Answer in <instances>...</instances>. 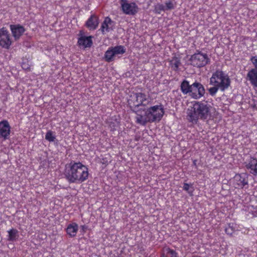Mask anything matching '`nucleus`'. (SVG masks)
<instances>
[{
	"label": "nucleus",
	"mask_w": 257,
	"mask_h": 257,
	"mask_svg": "<svg viewBox=\"0 0 257 257\" xmlns=\"http://www.w3.org/2000/svg\"><path fill=\"white\" fill-rule=\"evenodd\" d=\"M165 113L163 104H159L148 107L143 110L136 112V122L142 125H145L148 122H159Z\"/></svg>",
	"instance_id": "nucleus-1"
},
{
	"label": "nucleus",
	"mask_w": 257,
	"mask_h": 257,
	"mask_svg": "<svg viewBox=\"0 0 257 257\" xmlns=\"http://www.w3.org/2000/svg\"><path fill=\"white\" fill-rule=\"evenodd\" d=\"M64 175L69 183H82L88 178V169L81 163L71 162L65 166Z\"/></svg>",
	"instance_id": "nucleus-2"
},
{
	"label": "nucleus",
	"mask_w": 257,
	"mask_h": 257,
	"mask_svg": "<svg viewBox=\"0 0 257 257\" xmlns=\"http://www.w3.org/2000/svg\"><path fill=\"white\" fill-rule=\"evenodd\" d=\"M211 106L206 102L194 101L187 110V118L193 124H196L199 119L207 120L211 116Z\"/></svg>",
	"instance_id": "nucleus-3"
},
{
	"label": "nucleus",
	"mask_w": 257,
	"mask_h": 257,
	"mask_svg": "<svg viewBox=\"0 0 257 257\" xmlns=\"http://www.w3.org/2000/svg\"><path fill=\"white\" fill-rule=\"evenodd\" d=\"M209 83L212 86H216L221 91L227 89L230 84L228 75L221 70H216L212 73L210 78Z\"/></svg>",
	"instance_id": "nucleus-4"
},
{
	"label": "nucleus",
	"mask_w": 257,
	"mask_h": 257,
	"mask_svg": "<svg viewBox=\"0 0 257 257\" xmlns=\"http://www.w3.org/2000/svg\"><path fill=\"white\" fill-rule=\"evenodd\" d=\"M190 61L191 65L197 67L205 66L209 61V58L205 53L198 52L192 55Z\"/></svg>",
	"instance_id": "nucleus-5"
},
{
	"label": "nucleus",
	"mask_w": 257,
	"mask_h": 257,
	"mask_svg": "<svg viewBox=\"0 0 257 257\" xmlns=\"http://www.w3.org/2000/svg\"><path fill=\"white\" fill-rule=\"evenodd\" d=\"M121 10L126 15H134L137 14L139 8L136 3L129 2L127 0H120Z\"/></svg>",
	"instance_id": "nucleus-6"
},
{
	"label": "nucleus",
	"mask_w": 257,
	"mask_h": 257,
	"mask_svg": "<svg viewBox=\"0 0 257 257\" xmlns=\"http://www.w3.org/2000/svg\"><path fill=\"white\" fill-rule=\"evenodd\" d=\"M205 94L204 86L199 82H194L192 84L190 96L194 99H199Z\"/></svg>",
	"instance_id": "nucleus-7"
},
{
	"label": "nucleus",
	"mask_w": 257,
	"mask_h": 257,
	"mask_svg": "<svg viewBox=\"0 0 257 257\" xmlns=\"http://www.w3.org/2000/svg\"><path fill=\"white\" fill-rule=\"evenodd\" d=\"M12 44V41L8 31L6 28L0 29V46L4 48L9 49Z\"/></svg>",
	"instance_id": "nucleus-8"
},
{
	"label": "nucleus",
	"mask_w": 257,
	"mask_h": 257,
	"mask_svg": "<svg viewBox=\"0 0 257 257\" xmlns=\"http://www.w3.org/2000/svg\"><path fill=\"white\" fill-rule=\"evenodd\" d=\"M232 181L235 188H243L247 184V175L246 173L236 174Z\"/></svg>",
	"instance_id": "nucleus-9"
},
{
	"label": "nucleus",
	"mask_w": 257,
	"mask_h": 257,
	"mask_svg": "<svg viewBox=\"0 0 257 257\" xmlns=\"http://www.w3.org/2000/svg\"><path fill=\"white\" fill-rule=\"evenodd\" d=\"M131 97L132 99L135 100L133 104L135 106L145 105H146V103H145L146 101L147 103L149 102L147 95L142 92L134 93L133 95L131 96Z\"/></svg>",
	"instance_id": "nucleus-10"
},
{
	"label": "nucleus",
	"mask_w": 257,
	"mask_h": 257,
	"mask_svg": "<svg viewBox=\"0 0 257 257\" xmlns=\"http://www.w3.org/2000/svg\"><path fill=\"white\" fill-rule=\"evenodd\" d=\"M11 132V126L6 120L0 122V138L7 140L9 138Z\"/></svg>",
	"instance_id": "nucleus-11"
},
{
	"label": "nucleus",
	"mask_w": 257,
	"mask_h": 257,
	"mask_svg": "<svg viewBox=\"0 0 257 257\" xmlns=\"http://www.w3.org/2000/svg\"><path fill=\"white\" fill-rule=\"evenodd\" d=\"M246 168L249 170L251 174L254 175H257V160L252 158H250L247 160L245 163Z\"/></svg>",
	"instance_id": "nucleus-12"
},
{
	"label": "nucleus",
	"mask_w": 257,
	"mask_h": 257,
	"mask_svg": "<svg viewBox=\"0 0 257 257\" xmlns=\"http://www.w3.org/2000/svg\"><path fill=\"white\" fill-rule=\"evenodd\" d=\"M10 29L15 40H18L25 32V29L19 25H11Z\"/></svg>",
	"instance_id": "nucleus-13"
},
{
	"label": "nucleus",
	"mask_w": 257,
	"mask_h": 257,
	"mask_svg": "<svg viewBox=\"0 0 257 257\" xmlns=\"http://www.w3.org/2000/svg\"><path fill=\"white\" fill-rule=\"evenodd\" d=\"M246 79L254 87H257V70L255 69L250 70L246 76Z\"/></svg>",
	"instance_id": "nucleus-14"
},
{
	"label": "nucleus",
	"mask_w": 257,
	"mask_h": 257,
	"mask_svg": "<svg viewBox=\"0 0 257 257\" xmlns=\"http://www.w3.org/2000/svg\"><path fill=\"white\" fill-rule=\"evenodd\" d=\"M113 27V22L109 17H106L102 23L100 30L102 33H105L112 30Z\"/></svg>",
	"instance_id": "nucleus-15"
},
{
	"label": "nucleus",
	"mask_w": 257,
	"mask_h": 257,
	"mask_svg": "<svg viewBox=\"0 0 257 257\" xmlns=\"http://www.w3.org/2000/svg\"><path fill=\"white\" fill-rule=\"evenodd\" d=\"M78 43L79 46L83 48L90 47L92 44V37L82 36L79 38Z\"/></svg>",
	"instance_id": "nucleus-16"
},
{
	"label": "nucleus",
	"mask_w": 257,
	"mask_h": 257,
	"mask_svg": "<svg viewBox=\"0 0 257 257\" xmlns=\"http://www.w3.org/2000/svg\"><path fill=\"white\" fill-rule=\"evenodd\" d=\"M98 25V18L95 15H91L86 22L87 27L90 30L96 29Z\"/></svg>",
	"instance_id": "nucleus-17"
},
{
	"label": "nucleus",
	"mask_w": 257,
	"mask_h": 257,
	"mask_svg": "<svg viewBox=\"0 0 257 257\" xmlns=\"http://www.w3.org/2000/svg\"><path fill=\"white\" fill-rule=\"evenodd\" d=\"M78 230V225L76 223L69 224L66 228V232L70 237L76 236Z\"/></svg>",
	"instance_id": "nucleus-18"
},
{
	"label": "nucleus",
	"mask_w": 257,
	"mask_h": 257,
	"mask_svg": "<svg viewBox=\"0 0 257 257\" xmlns=\"http://www.w3.org/2000/svg\"><path fill=\"white\" fill-rule=\"evenodd\" d=\"M8 240L10 241H15L18 240L19 237V233L18 230L12 228L8 231Z\"/></svg>",
	"instance_id": "nucleus-19"
},
{
	"label": "nucleus",
	"mask_w": 257,
	"mask_h": 257,
	"mask_svg": "<svg viewBox=\"0 0 257 257\" xmlns=\"http://www.w3.org/2000/svg\"><path fill=\"white\" fill-rule=\"evenodd\" d=\"M161 257H177V254L175 250L165 246L162 249Z\"/></svg>",
	"instance_id": "nucleus-20"
},
{
	"label": "nucleus",
	"mask_w": 257,
	"mask_h": 257,
	"mask_svg": "<svg viewBox=\"0 0 257 257\" xmlns=\"http://www.w3.org/2000/svg\"><path fill=\"white\" fill-rule=\"evenodd\" d=\"M181 65L180 59L176 57H174L170 61V65L171 68L175 71H178Z\"/></svg>",
	"instance_id": "nucleus-21"
},
{
	"label": "nucleus",
	"mask_w": 257,
	"mask_h": 257,
	"mask_svg": "<svg viewBox=\"0 0 257 257\" xmlns=\"http://www.w3.org/2000/svg\"><path fill=\"white\" fill-rule=\"evenodd\" d=\"M192 85H190L188 81L184 80L181 84V89L184 94L190 93L191 91Z\"/></svg>",
	"instance_id": "nucleus-22"
},
{
	"label": "nucleus",
	"mask_w": 257,
	"mask_h": 257,
	"mask_svg": "<svg viewBox=\"0 0 257 257\" xmlns=\"http://www.w3.org/2000/svg\"><path fill=\"white\" fill-rule=\"evenodd\" d=\"M111 48L115 57L119 55H122L125 52V49L124 47L121 45L112 47Z\"/></svg>",
	"instance_id": "nucleus-23"
},
{
	"label": "nucleus",
	"mask_w": 257,
	"mask_h": 257,
	"mask_svg": "<svg viewBox=\"0 0 257 257\" xmlns=\"http://www.w3.org/2000/svg\"><path fill=\"white\" fill-rule=\"evenodd\" d=\"M115 56L111 48H109L106 51L104 58L107 62H110L114 60Z\"/></svg>",
	"instance_id": "nucleus-24"
},
{
	"label": "nucleus",
	"mask_w": 257,
	"mask_h": 257,
	"mask_svg": "<svg viewBox=\"0 0 257 257\" xmlns=\"http://www.w3.org/2000/svg\"><path fill=\"white\" fill-rule=\"evenodd\" d=\"M45 139L49 142H54L56 139V136L54 132L49 131L45 135Z\"/></svg>",
	"instance_id": "nucleus-25"
},
{
	"label": "nucleus",
	"mask_w": 257,
	"mask_h": 257,
	"mask_svg": "<svg viewBox=\"0 0 257 257\" xmlns=\"http://www.w3.org/2000/svg\"><path fill=\"white\" fill-rule=\"evenodd\" d=\"M183 189L187 191V192L190 196L193 195L194 189L193 187H192V185L190 186L189 184L185 183L183 186Z\"/></svg>",
	"instance_id": "nucleus-26"
},
{
	"label": "nucleus",
	"mask_w": 257,
	"mask_h": 257,
	"mask_svg": "<svg viewBox=\"0 0 257 257\" xmlns=\"http://www.w3.org/2000/svg\"><path fill=\"white\" fill-rule=\"evenodd\" d=\"M155 11L158 14H160L162 11H166L165 5L163 4L157 5L155 8Z\"/></svg>",
	"instance_id": "nucleus-27"
},
{
	"label": "nucleus",
	"mask_w": 257,
	"mask_h": 257,
	"mask_svg": "<svg viewBox=\"0 0 257 257\" xmlns=\"http://www.w3.org/2000/svg\"><path fill=\"white\" fill-rule=\"evenodd\" d=\"M164 5L166 11L171 10L175 8L174 4L170 1L166 2Z\"/></svg>",
	"instance_id": "nucleus-28"
},
{
	"label": "nucleus",
	"mask_w": 257,
	"mask_h": 257,
	"mask_svg": "<svg viewBox=\"0 0 257 257\" xmlns=\"http://www.w3.org/2000/svg\"><path fill=\"white\" fill-rule=\"evenodd\" d=\"M218 90H220V88L216 86H213V87H210L208 91L210 94L212 96L214 95L218 91Z\"/></svg>",
	"instance_id": "nucleus-29"
},
{
	"label": "nucleus",
	"mask_w": 257,
	"mask_h": 257,
	"mask_svg": "<svg viewBox=\"0 0 257 257\" xmlns=\"http://www.w3.org/2000/svg\"><path fill=\"white\" fill-rule=\"evenodd\" d=\"M250 61L255 67L254 69H256L257 70V56L251 57Z\"/></svg>",
	"instance_id": "nucleus-30"
},
{
	"label": "nucleus",
	"mask_w": 257,
	"mask_h": 257,
	"mask_svg": "<svg viewBox=\"0 0 257 257\" xmlns=\"http://www.w3.org/2000/svg\"><path fill=\"white\" fill-rule=\"evenodd\" d=\"M225 231L227 234L231 235L233 232V229L232 227H230V225H229L225 228Z\"/></svg>",
	"instance_id": "nucleus-31"
},
{
	"label": "nucleus",
	"mask_w": 257,
	"mask_h": 257,
	"mask_svg": "<svg viewBox=\"0 0 257 257\" xmlns=\"http://www.w3.org/2000/svg\"><path fill=\"white\" fill-rule=\"evenodd\" d=\"M22 66V68L24 69H28V67L25 64H23Z\"/></svg>",
	"instance_id": "nucleus-32"
},
{
	"label": "nucleus",
	"mask_w": 257,
	"mask_h": 257,
	"mask_svg": "<svg viewBox=\"0 0 257 257\" xmlns=\"http://www.w3.org/2000/svg\"><path fill=\"white\" fill-rule=\"evenodd\" d=\"M81 227L83 230H85L86 228V227L85 225H82Z\"/></svg>",
	"instance_id": "nucleus-33"
},
{
	"label": "nucleus",
	"mask_w": 257,
	"mask_h": 257,
	"mask_svg": "<svg viewBox=\"0 0 257 257\" xmlns=\"http://www.w3.org/2000/svg\"><path fill=\"white\" fill-rule=\"evenodd\" d=\"M133 100L132 99H130L129 101H128V102H129V104H132V101H133Z\"/></svg>",
	"instance_id": "nucleus-34"
}]
</instances>
